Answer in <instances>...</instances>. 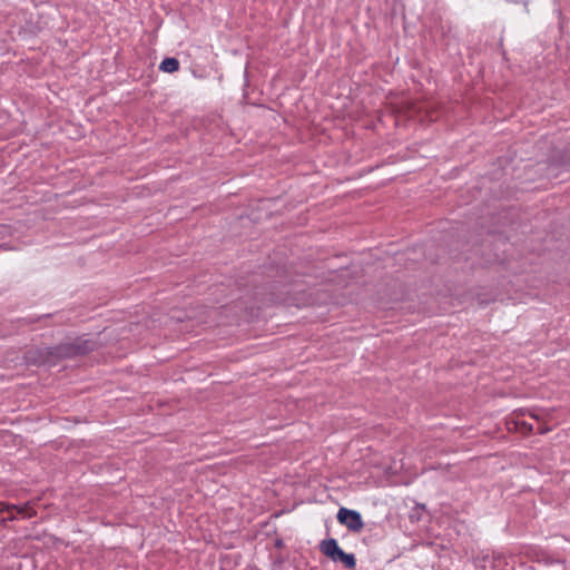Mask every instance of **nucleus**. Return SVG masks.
Listing matches in <instances>:
<instances>
[{"label":"nucleus","instance_id":"7","mask_svg":"<svg viewBox=\"0 0 570 570\" xmlns=\"http://www.w3.org/2000/svg\"><path fill=\"white\" fill-rule=\"evenodd\" d=\"M9 508V503L0 502V512H4Z\"/></svg>","mask_w":570,"mask_h":570},{"label":"nucleus","instance_id":"8","mask_svg":"<svg viewBox=\"0 0 570 570\" xmlns=\"http://www.w3.org/2000/svg\"><path fill=\"white\" fill-rule=\"evenodd\" d=\"M6 512H12V511H16L17 512V505L16 504H11L9 503V508L7 510H4Z\"/></svg>","mask_w":570,"mask_h":570},{"label":"nucleus","instance_id":"5","mask_svg":"<svg viewBox=\"0 0 570 570\" xmlns=\"http://www.w3.org/2000/svg\"><path fill=\"white\" fill-rule=\"evenodd\" d=\"M17 514L21 515L24 519H29L36 515V511L30 505V503H26L22 505H17Z\"/></svg>","mask_w":570,"mask_h":570},{"label":"nucleus","instance_id":"2","mask_svg":"<svg viewBox=\"0 0 570 570\" xmlns=\"http://www.w3.org/2000/svg\"><path fill=\"white\" fill-rule=\"evenodd\" d=\"M320 551L332 561L342 562L347 569L356 567L355 557L352 553L344 552L333 538L323 540L320 544Z\"/></svg>","mask_w":570,"mask_h":570},{"label":"nucleus","instance_id":"10","mask_svg":"<svg viewBox=\"0 0 570 570\" xmlns=\"http://www.w3.org/2000/svg\"><path fill=\"white\" fill-rule=\"evenodd\" d=\"M426 117L430 119V120H433V117L429 114V111L426 110Z\"/></svg>","mask_w":570,"mask_h":570},{"label":"nucleus","instance_id":"1","mask_svg":"<svg viewBox=\"0 0 570 570\" xmlns=\"http://www.w3.org/2000/svg\"><path fill=\"white\" fill-rule=\"evenodd\" d=\"M525 415L534 419L538 422L537 431L540 434H544L550 431V428L543 423V414L537 410L530 409H520L514 411L511 415L509 424H513V429L522 435L531 434L534 431V428L523 419ZM509 429L512 430V428Z\"/></svg>","mask_w":570,"mask_h":570},{"label":"nucleus","instance_id":"3","mask_svg":"<svg viewBox=\"0 0 570 570\" xmlns=\"http://www.w3.org/2000/svg\"><path fill=\"white\" fill-rule=\"evenodd\" d=\"M337 521L345 525L352 532H361L364 528V522L360 512L350 510L347 508H341L337 512Z\"/></svg>","mask_w":570,"mask_h":570},{"label":"nucleus","instance_id":"9","mask_svg":"<svg viewBox=\"0 0 570 570\" xmlns=\"http://www.w3.org/2000/svg\"><path fill=\"white\" fill-rule=\"evenodd\" d=\"M17 517L13 513H10L9 520H14Z\"/></svg>","mask_w":570,"mask_h":570},{"label":"nucleus","instance_id":"11","mask_svg":"<svg viewBox=\"0 0 570 570\" xmlns=\"http://www.w3.org/2000/svg\"><path fill=\"white\" fill-rule=\"evenodd\" d=\"M4 522H6V520L3 519V520L0 521V524H4Z\"/></svg>","mask_w":570,"mask_h":570},{"label":"nucleus","instance_id":"4","mask_svg":"<svg viewBox=\"0 0 570 570\" xmlns=\"http://www.w3.org/2000/svg\"><path fill=\"white\" fill-rule=\"evenodd\" d=\"M179 61L176 59V58H165L160 65H159V69L164 72H168V73H173V72H176L178 71L179 69Z\"/></svg>","mask_w":570,"mask_h":570},{"label":"nucleus","instance_id":"6","mask_svg":"<svg viewBox=\"0 0 570 570\" xmlns=\"http://www.w3.org/2000/svg\"><path fill=\"white\" fill-rule=\"evenodd\" d=\"M423 105L419 102L409 104L407 110L412 115L420 114L423 110Z\"/></svg>","mask_w":570,"mask_h":570}]
</instances>
